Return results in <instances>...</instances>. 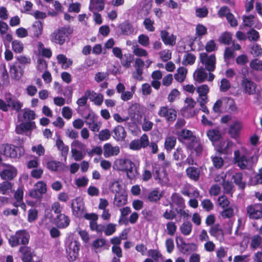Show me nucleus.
Here are the masks:
<instances>
[{
	"label": "nucleus",
	"instance_id": "obj_3",
	"mask_svg": "<svg viewBox=\"0 0 262 262\" xmlns=\"http://www.w3.org/2000/svg\"><path fill=\"white\" fill-rule=\"evenodd\" d=\"M73 29L69 27L59 28L50 34V40L52 42L62 45L69 41V36L73 33Z\"/></svg>",
	"mask_w": 262,
	"mask_h": 262
},
{
	"label": "nucleus",
	"instance_id": "obj_23",
	"mask_svg": "<svg viewBox=\"0 0 262 262\" xmlns=\"http://www.w3.org/2000/svg\"><path fill=\"white\" fill-rule=\"evenodd\" d=\"M144 219L148 222H153L157 219L158 214L156 207H153L151 209L145 208L141 212Z\"/></svg>",
	"mask_w": 262,
	"mask_h": 262
},
{
	"label": "nucleus",
	"instance_id": "obj_8",
	"mask_svg": "<svg viewBox=\"0 0 262 262\" xmlns=\"http://www.w3.org/2000/svg\"><path fill=\"white\" fill-rule=\"evenodd\" d=\"M85 122L90 129L94 132H99L101 126V122L97 121V117L92 111L84 117Z\"/></svg>",
	"mask_w": 262,
	"mask_h": 262
},
{
	"label": "nucleus",
	"instance_id": "obj_12",
	"mask_svg": "<svg viewBox=\"0 0 262 262\" xmlns=\"http://www.w3.org/2000/svg\"><path fill=\"white\" fill-rule=\"evenodd\" d=\"M185 102L186 105L183 108L184 115L188 118L195 116L198 111L193 109L196 105L194 100L192 98H186Z\"/></svg>",
	"mask_w": 262,
	"mask_h": 262
},
{
	"label": "nucleus",
	"instance_id": "obj_54",
	"mask_svg": "<svg viewBox=\"0 0 262 262\" xmlns=\"http://www.w3.org/2000/svg\"><path fill=\"white\" fill-rule=\"evenodd\" d=\"M71 153L72 157L76 161H79L82 160L85 156V153L82 150H78L77 149L72 148Z\"/></svg>",
	"mask_w": 262,
	"mask_h": 262
},
{
	"label": "nucleus",
	"instance_id": "obj_4",
	"mask_svg": "<svg viewBox=\"0 0 262 262\" xmlns=\"http://www.w3.org/2000/svg\"><path fill=\"white\" fill-rule=\"evenodd\" d=\"M29 239V233L25 230H21L16 231L14 235L11 236L9 239V243L13 247L19 245L25 246L28 244Z\"/></svg>",
	"mask_w": 262,
	"mask_h": 262
},
{
	"label": "nucleus",
	"instance_id": "obj_31",
	"mask_svg": "<svg viewBox=\"0 0 262 262\" xmlns=\"http://www.w3.org/2000/svg\"><path fill=\"white\" fill-rule=\"evenodd\" d=\"M104 0H90L89 9L92 12H99L104 9Z\"/></svg>",
	"mask_w": 262,
	"mask_h": 262
},
{
	"label": "nucleus",
	"instance_id": "obj_33",
	"mask_svg": "<svg viewBox=\"0 0 262 262\" xmlns=\"http://www.w3.org/2000/svg\"><path fill=\"white\" fill-rule=\"evenodd\" d=\"M18 251L23 255L21 259L23 262H31L32 259V252L30 247L26 246H21Z\"/></svg>",
	"mask_w": 262,
	"mask_h": 262
},
{
	"label": "nucleus",
	"instance_id": "obj_16",
	"mask_svg": "<svg viewBox=\"0 0 262 262\" xmlns=\"http://www.w3.org/2000/svg\"><path fill=\"white\" fill-rule=\"evenodd\" d=\"M5 99L6 102L9 103V107L16 112H19L23 107V103L9 93L5 94Z\"/></svg>",
	"mask_w": 262,
	"mask_h": 262
},
{
	"label": "nucleus",
	"instance_id": "obj_20",
	"mask_svg": "<svg viewBox=\"0 0 262 262\" xmlns=\"http://www.w3.org/2000/svg\"><path fill=\"white\" fill-rule=\"evenodd\" d=\"M30 36L32 38H37L42 34L43 25L40 21H36L29 29Z\"/></svg>",
	"mask_w": 262,
	"mask_h": 262
},
{
	"label": "nucleus",
	"instance_id": "obj_2",
	"mask_svg": "<svg viewBox=\"0 0 262 262\" xmlns=\"http://www.w3.org/2000/svg\"><path fill=\"white\" fill-rule=\"evenodd\" d=\"M199 59L200 62L204 66V68L209 72L208 81H212L215 75L212 73L216 68V57L214 54L210 55L206 52L200 54Z\"/></svg>",
	"mask_w": 262,
	"mask_h": 262
},
{
	"label": "nucleus",
	"instance_id": "obj_51",
	"mask_svg": "<svg viewBox=\"0 0 262 262\" xmlns=\"http://www.w3.org/2000/svg\"><path fill=\"white\" fill-rule=\"evenodd\" d=\"M119 28L121 29L122 34L129 35L132 34L134 32V28L132 26L128 23L124 22L119 26Z\"/></svg>",
	"mask_w": 262,
	"mask_h": 262
},
{
	"label": "nucleus",
	"instance_id": "obj_39",
	"mask_svg": "<svg viewBox=\"0 0 262 262\" xmlns=\"http://www.w3.org/2000/svg\"><path fill=\"white\" fill-rule=\"evenodd\" d=\"M127 202V195L125 193H117L115 194L114 203L120 207L125 205Z\"/></svg>",
	"mask_w": 262,
	"mask_h": 262
},
{
	"label": "nucleus",
	"instance_id": "obj_35",
	"mask_svg": "<svg viewBox=\"0 0 262 262\" xmlns=\"http://www.w3.org/2000/svg\"><path fill=\"white\" fill-rule=\"evenodd\" d=\"M178 139L180 141L182 140H191V141L195 140L196 137L193 135L192 132L189 130L186 129H182L178 133Z\"/></svg>",
	"mask_w": 262,
	"mask_h": 262
},
{
	"label": "nucleus",
	"instance_id": "obj_15",
	"mask_svg": "<svg viewBox=\"0 0 262 262\" xmlns=\"http://www.w3.org/2000/svg\"><path fill=\"white\" fill-rule=\"evenodd\" d=\"M71 207L73 214L79 217L81 216L84 210V203L80 198H76L72 203Z\"/></svg>",
	"mask_w": 262,
	"mask_h": 262
},
{
	"label": "nucleus",
	"instance_id": "obj_50",
	"mask_svg": "<svg viewBox=\"0 0 262 262\" xmlns=\"http://www.w3.org/2000/svg\"><path fill=\"white\" fill-rule=\"evenodd\" d=\"M186 69L184 67H180L177 70V73L174 74V78L177 81L182 82L186 78Z\"/></svg>",
	"mask_w": 262,
	"mask_h": 262
},
{
	"label": "nucleus",
	"instance_id": "obj_40",
	"mask_svg": "<svg viewBox=\"0 0 262 262\" xmlns=\"http://www.w3.org/2000/svg\"><path fill=\"white\" fill-rule=\"evenodd\" d=\"M114 137L118 141H122L126 137V132L124 127L121 125L117 126L113 130Z\"/></svg>",
	"mask_w": 262,
	"mask_h": 262
},
{
	"label": "nucleus",
	"instance_id": "obj_57",
	"mask_svg": "<svg viewBox=\"0 0 262 262\" xmlns=\"http://www.w3.org/2000/svg\"><path fill=\"white\" fill-rule=\"evenodd\" d=\"M10 74L12 78L15 79H18L22 75V70L20 68H18L15 65L11 66Z\"/></svg>",
	"mask_w": 262,
	"mask_h": 262
},
{
	"label": "nucleus",
	"instance_id": "obj_46",
	"mask_svg": "<svg viewBox=\"0 0 262 262\" xmlns=\"http://www.w3.org/2000/svg\"><path fill=\"white\" fill-rule=\"evenodd\" d=\"M177 142L176 137L174 136L167 137L165 141L164 147L168 151H171L175 146Z\"/></svg>",
	"mask_w": 262,
	"mask_h": 262
},
{
	"label": "nucleus",
	"instance_id": "obj_62",
	"mask_svg": "<svg viewBox=\"0 0 262 262\" xmlns=\"http://www.w3.org/2000/svg\"><path fill=\"white\" fill-rule=\"evenodd\" d=\"M196 35L199 38H202V36L206 35L207 33V29L205 26L202 24H198L195 28Z\"/></svg>",
	"mask_w": 262,
	"mask_h": 262
},
{
	"label": "nucleus",
	"instance_id": "obj_52",
	"mask_svg": "<svg viewBox=\"0 0 262 262\" xmlns=\"http://www.w3.org/2000/svg\"><path fill=\"white\" fill-rule=\"evenodd\" d=\"M262 238L259 235H254L251 238L250 246L253 250L259 248Z\"/></svg>",
	"mask_w": 262,
	"mask_h": 262
},
{
	"label": "nucleus",
	"instance_id": "obj_37",
	"mask_svg": "<svg viewBox=\"0 0 262 262\" xmlns=\"http://www.w3.org/2000/svg\"><path fill=\"white\" fill-rule=\"evenodd\" d=\"M186 173L189 179L194 181H198L200 178V170L198 168L189 167L186 169Z\"/></svg>",
	"mask_w": 262,
	"mask_h": 262
},
{
	"label": "nucleus",
	"instance_id": "obj_7",
	"mask_svg": "<svg viewBox=\"0 0 262 262\" xmlns=\"http://www.w3.org/2000/svg\"><path fill=\"white\" fill-rule=\"evenodd\" d=\"M241 84L243 93L249 95H253L256 93V83L250 79L246 77L245 74H243V77L241 80Z\"/></svg>",
	"mask_w": 262,
	"mask_h": 262
},
{
	"label": "nucleus",
	"instance_id": "obj_47",
	"mask_svg": "<svg viewBox=\"0 0 262 262\" xmlns=\"http://www.w3.org/2000/svg\"><path fill=\"white\" fill-rule=\"evenodd\" d=\"M195 56L191 53L186 52L184 55L182 64L184 66L192 65L195 61Z\"/></svg>",
	"mask_w": 262,
	"mask_h": 262
},
{
	"label": "nucleus",
	"instance_id": "obj_11",
	"mask_svg": "<svg viewBox=\"0 0 262 262\" xmlns=\"http://www.w3.org/2000/svg\"><path fill=\"white\" fill-rule=\"evenodd\" d=\"M46 192V184L42 181H39L35 185L34 188L30 190L29 194L33 198L40 199Z\"/></svg>",
	"mask_w": 262,
	"mask_h": 262
},
{
	"label": "nucleus",
	"instance_id": "obj_29",
	"mask_svg": "<svg viewBox=\"0 0 262 262\" xmlns=\"http://www.w3.org/2000/svg\"><path fill=\"white\" fill-rule=\"evenodd\" d=\"M54 220L57 227L60 228H65L67 227L70 223L69 217L62 213H60L57 215Z\"/></svg>",
	"mask_w": 262,
	"mask_h": 262
},
{
	"label": "nucleus",
	"instance_id": "obj_45",
	"mask_svg": "<svg viewBox=\"0 0 262 262\" xmlns=\"http://www.w3.org/2000/svg\"><path fill=\"white\" fill-rule=\"evenodd\" d=\"M22 116L24 121L26 122L31 121L35 119L36 114L35 112L29 108H25L22 110Z\"/></svg>",
	"mask_w": 262,
	"mask_h": 262
},
{
	"label": "nucleus",
	"instance_id": "obj_63",
	"mask_svg": "<svg viewBox=\"0 0 262 262\" xmlns=\"http://www.w3.org/2000/svg\"><path fill=\"white\" fill-rule=\"evenodd\" d=\"M250 67L254 70L262 71V61L257 59L252 60L250 63Z\"/></svg>",
	"mask_w": 262,
	"mask_h": 262
},
{
	"label": "nucleus",
	"instance_id": "obj_61",
	"mask_svg": "<svg viewBox=\"0 0 262 262\" xmlns=\"http://www.w3.org/2000/svg\"><path fill=\"white\" fill-rule=\"evenodd\" d=\"M12 48L15 52L20 53L24 50V45L20 41L14 40L12 41Z\"/></svg>",
	"mask_w": 262,
	"mask_h": 262
},
{
	"label": "nucleus",
	"instance_id": "obj_32",
	"mask_svg": "<svg viewBox=\"0 0 262 262\" xmlns=\"http://www.w3.org/2000/svg\"><path fill=\"white\" fill-rule=\"evenodd\" d=\"M124 171H126L127 177L130 180L135 179L136 177L139 174L138 168L132 161H130L129 164L126 167V169Z\"/></svg>",
	"mask_w": 262,
	"mask_h": 262
},
{
	"label": "nucleus",
	"instance_id": "obj_30",
	"mask_svg": "<svg viewBox=\"0 0 262 262\" xmlns=\"http://www.w3.org/2000/svg\"><path fill=\"white\" fill-rule=\"evenodd\" d=\"M128 115L132 121L134 123L138 122L141 119V115L139 111V105L137 104H133L129 107Z\"/></svg>",
	"mask_w": 262,
	"mask_h": 262
},
{
	"label": "nucleus",
	"instance_id": "obj_26",
	"mask_svg": "<svg viewBox=\"0 0 262 262\" xmlns=\"http://www.w3.org/2000/svg\"><path fill=\"white\" fill-rule=\"evenodd\" d=\"M36 127L34 121H28L23 122L17 125L15 128L16 133L18 134H22L24 132L32 130Z\"/></svg>",
	"mask_w": 262,
	"mask_h": 262
},
{
	"label": "nucleus",
	"instance_id": "obj_22",
	"mask_svg": "<svg viewBox=\"0 0 262 262\" xmlns=\"http://www.w3.org/2000/svg\"><path fill=\"white\" fill-rule=\"evenodd\" d=\"M85 94L95 105L99 106L103 102V96L101 94H98L94 91L89 90L85 91Z\"/></svg>",
	"mask_w": 262,
	"mask_h": 262
},
{
	"label": "nucleus",
	"instance_id": "obj_36",
	"mask_svg": "<svg viewBox=\"0 0 262 262\" xmlns=\"http://www.w3.org/2000/svg\"><path fill=\"white\" fill-rule=\"evenodd\" d=\"M37 49L39 55L45 57L47 58H50L52 53L50 48H45L43 44L41 41H38L37 43Z\"/></svg>",
	"mask_w": 262,
	"mask_h": 262
},
{
	"label": "nucleus",
	"instance_id": "obj_44",
	"mask_svg": "<svg viewBox=\"0 0 262 262\" xmlns=\"http://www.w3.org/2000/svg\"><path fill=\"white\" fill-rule=\"evenodd\" d=\"M121 63L125 68H129L134 60V56L130 54H125L120 58Z\"/></svg>",
	"mask_w": 262,
	"mask_h": 262
},
{
	"label": "nucleus",
	"instance_id": "obj_9",
	"mask_svg": "<svg viewBox=\"0 0 262 262\" xmlns=\"http://www.w3.org/2000/svg\"><path fill=\"white\" fill-rule=\"evenodd\" d=\"M246 213L250 219H262V204L255 203L247 206Z\"/></svg>",
	"mask_w": 262,
	"mask_h": 262
},
{
	"label": "nucleus",
	"instance_id": "obj_1",
	"mask_svg": "<svg viewBox=\"0 0 262 262\" xmlns=\"http://www.w3.org/2000/svg\"><path fill=\"white\" fill-rule=\"evenodd\" d=\"M233 161L241 169H248L251 167L252 158L246 149L242 148L234 151Z\"/></svg>",
	"mask_w": 262,
	"mask_h": 262
},
{
	"label": "nucleus",
	"instance_id": "obj_25",
	"mask_svg": "<svg viewBox=\"0 0 262 262\" xmlns=\"http://www.w3.org/2000/svg\"><path fill=\"white\" fill-rule=\"evenodd\" d=\"M206 71L204 67L197 69L193 74L194 79L199 83H202L206 80L208 81V74Z\"/></svg>",
	"mask_w": 262,
	"mask_h": 262
},
{
	"label": "nucleus",
	"instance_id": "obj_43",
	"mask_svg": "<svg viewBox=\"0 0 262 262\" xmlns=\"http://www.w3.org/2000/svg\"><path fill=\"white\" fill-rule=\"evenodd\" d=\"M192 229V224L188 221L184 222L180 227V230L184 235H189Z\"/></svg>",
	"mask_w": 262,
	"mask_h": 262
},
{
	"label": "nucleus",
	"instance_id": "obj_59",
	"mask_svg": "<svg viewBox=\"0 0 262 262\" xmlns=\"http://www.w3.org/2000/svg\"><path fill=\"white\" fill-rule=\"evenodd\" d=\"M171 199L172 203L177 206L180 207H183L184 206V200L179 194L177 193L172 194Z\"/></svg>",
	"mask_w": 262,
	"mask_h": 262
},
{
	"label": "nucleus",
	"instance_id": "obj_17",
	"mask_svg": "<svg viewBox=\"0 0 262 262\" xmlns=\"http://www.w3.org/2000/svg\"><path fill=\"white\" fill-rule=\"evenodd\" d=\"M243 126V123L241 121L235 120L230 125L228 134L231 138H236L238 136Z\"/></svg>",
	"mask_w": 262,
	"mask_h": 262
},
{
	"label": "nucleus",
	"instance_id": "obj_10",
	"mask_svg": "<svg viewBox=\"0 0 262 262\" xmlns=\"http://www.w3.org/2000/svg\"><path fill=\"white\" fill-rule=\"evenodd\" d=\"M79 249L80 244L79 242L74 241L69 243L66 248V252L69 261H73L75 260L78 256Z\"/></svg>",
	"mask_w": 262,
	"mask_h": 262
},
{
	"label": "nucleus",
	"instance_id": "obj_6",
	"mask_svg": "<svg viewBox=\"0 0 262 262\" xmlns=\"http://www.w3.org/2000/svg\"><path fill=\"white\" fill-rule=\"evenodd\" d=\"M177 246L179 251L184 255H188L197 249V246L194 243H186L181 236L176 239Z\"/></svg>",
	"mask_w": 262,
	"mask_h": 262
},
{
	"label": "nucleus",
	"instance_id": "obj_24",
	"mask_svg": "<svg viewBox=\"0 0 262 262\" xmlns=\"http://www.w3.org/2000/svg\"><path fill=\"white\" fill-rule=\"evenodd\" d=\"M160 36L165 45L173 46L176 44V36L172 34H169L167 31H161Z\"/></svg>",
	"mask_w": 262,
	"mask_h": 262
},
{
	"label": "nucleus",
	"instance_id": "obj_58",
	"mask_svg": "<svg viewBox=\"0 0 262 262\" xmlns=\"http://www.w3.org/2000/svg\"><path fill=\"white\" fill-rule=\"evenodd\" d=\"M232 40V35L229 32L223 33L219 37L218 40L220 43L229 45Z\"/></svg>",
	"mask_w": 262,
	"mask_h": 262
},
{
	"label": "nucleus",
	"instance_id": "obj_13",
	"mask_svg": "<svg viewBox=\"0 0 262 262\" xmlns=\"http://www.w3.org/2000/svg\"><path fill=\"white\" fill-rule=\"evenodd\" d=\"M148 144V137L146 134H144L140 139L132 141L129 144V147L131 149L139 150L141 148L147 147Z\"/></svg>",
	"mask_w": 262,
	"mask_h": 262
},
{
	"label": "nucleus",
	"instance_id": "obj_55",
	"mask_svg": "<svg viewBox=\"0 0 262 262\" xmlns=\"http://www.w3.org/2000/svg\"><path fill=\"white\" fill-rule=\"evenodd\" d=\"M224 193L229 194L231 196H232V194L234 191V185L232 182L228 181H225L222 184Z\"/></svg>",
	"mask_w": 262,
	"mask_h": 262
},
{
	"label": "nucleus",
	"instance_id": "obj_38",
	"mask_svg": "<svg viewBox=\"0 0 262 262\" xmlns=\"http://www.w3.org/2000/svg\"><path fill=\"white\" fill-rule=\"evenodd\" d=\"M162 195L157 189L149 192L144 199L150 202L157 203L162 198Z\"/></svg>",
	"mask_w": 262,
	"mask_h": 262
},
{
	"label": "nucleus",
	"instance_id": "obj_5",
	"mask_svg": "<svg viewBox=\"0 0 262 262\" xmlns=\"http://www.w3.org/2000/svg\"><path fill=\"white\" fill-rule=\"evenodd\" d=\"M0 152L7 157L16 158L20 157L24 154V149L20 147H15L8 144H3L0 147Z\"/></svg>",
	"mask_w": 262,
	"mask_h": 262
},
{
	"label": "nucleus",
	"instance_id": "obj_41",
	"mask_svg": "<svg viewBox=\"0 0 262 262\" xmlns=\"http://www.w3.org/2000/svg\"><path fill=\"white\" fill-rule=\"evenodd\" d=\"M56 146L60 151L61 155L66 160L69 151L68 146L65 145L63 141L60 138L56 140Z\"/></svg>",
	"mask_w": 262,
	"mask_h": 262
},
{
	"label": "nucleus",
	"instance_id": "obj_49",
	"mask_svg": "<svg viewBox=\"0 0 262 262\" xmlns=\"http://www.w3.org/2000/svg\"><path fill=\"white\" fill-rule=\"evenodd\" d=\"M12 185L9 181H4L0 184V194H9L12 191Z\"/></svg>",
	"mask_w": 262,
	"mask_h": 262
},
{
	"label": "nucleus",
	"instance_id": "obj_19",
	"mask_svg": "<svg viewBox=\"0 0 262 262\" xmlns=\"http://www.w3.org/2000/svg\"><path fill=\"white\" fill-rule=\"evenodd\" d=\"M16 169L10 165H8L7 167L0 173L1 178L6 180H12L16 177Z\"/></svg>",
	"mask_w": 262,
	"mask_h": 262
},
{
	"label": "nucleus",
	"instance_id": "obj_28",
	"mask_svg": "<svg viewBox=\"0 0 262 262\" xmlns=\"http://www.w3.org/2000/svg\"><path fill=\"white\" fill-rule=\"evenodd\" d=\"M196 91L199 95L196 101L208 100V94L209 92V88L207 84H202L198 86Z\"/></svg>",
	"mask_w": 262,
	"mask_h": 262
},
{
	"label": "nucleus",
	"instance_id": "obj_21",
	"mask_svg": "<svg viewBox=\"0 0 262 262\" xmlns=\"http://www.w3.org/2000/svg\"><path fill=\"white\" fill-rule=\"evenodd\" d=\"M209 232L211 236L214 237L220 242H223L224 241V232L219 224H216L211 226Z\"/></svg>",
	"mask_w": 262,
	"mask_h": 262
},
{
	"label": "nucleus",
	"instance_id": "obj_42",
	"mask_svg": "<svg viewBox=\"0 0 262 262\" xmlns=\"http://www.w3.org/2000/svg\"><path fill=\"white\" fill-rule=\"evenodd\" d=\"M130 160L128 159H117L115 162V166L118 170L124 171L126 169L127 165L129 164Z\"/></svg>",
	"mask_w": 262,
	"mask_h": 262
},
{
	"label": "nucleus",
	"instance_id": "obj_56",
	"mask_svg": "<svg viewBox=\"0 0 262 262\" xmlns=\"http://www.w3.org/2000/svg\"><path fill=\"white\" fill-rule=\"evenodd\" d=\"M207 135L208 138L213 142L217 141L221 138L220 132L217 129L209 130Z\"/></svg>",
	"mask_w": 262,
	"mask_h": 262
},
{
	"label": "nucleus",
	"instance_id": "obj_53",
	"mask_svg": "<svg viewBox=\"0 0 262 262\" xmlns=\"http://www.w3.org/2000/svg\"><path fill=\"white\" fill-rule=\"evenodd\" d=\"M189 148L193 149L197 155L201 154L203 150L202 145L200 141L195 138V140L192 141V143L188 145Z\"/></svg>",
	"mask_w": 262,
	"mask_h": 262
},
{
	"label": "nucleus",
	"instance_id": "obj_48",
	"mask_svg": "<svg viewBox=\"0 0 262 262\" xmlns=\"http://www.w3.org/2000/svg\"><path fill=\"white\" fill-rule=\"evenodd\" d=\"M232 179L234 182L241 189H244L246 186V183L243 180V174L241 172L235 173L232 176Z\"/></svg>",
	"mask_w": 262,
	"mask_h": 262
},
{
	"label": "nucleus",
	"instance_id": "obj_60",
	"mask_svg": "<svg viewBox=\"0 0 262 262\" xmlns=\"http://www.w3.org/2000/svg\"><path fill=\"white\" fill-rule=\"evenodd\" d=\"M62 167V163L56 161H50L47 163L48 168L52 171H57Z\"/></svg>",
	"mask_w": 262,
	"mask_h": 262
},
{
	"label": "nucleus",
	"instance_id": "obj_64",
	"mask_svg": "<svg viewBox=\"0 0 262 262\" xmlns=\"http://www.w3.org/2000/svg\"><path fill=\"white\" fill-rule=\"evenodd\" d=\"M259 184H262V168L259 170L258 173L251 179V185H256Z\"/></svg>",
	"mask_w": 262,
	"mask_h": 262
},
{
	"label": "nucleus",
	"instance_id": "obj_18",
	"mask_svg": "<svg viewBox=\"0 0 262 262\" xmlns=\"http://www.w3.org/2000/svg\"><path fill=\"white\" fill-rule=\"evenodd\" d=\"M144 62L141 58H137L135 62L136 72L133 74V76L135 79L141 81L143 80L142 74Z\"/></svg>",
	"mask_w": 262,
	"mask_h": 262
},
{
	"label": "nucleus",
	"instance_id": "obj_27",
	"mask_svg": "<svg viewBox=\"0 0 262 262\" xmlns=\"http://www.w3.org/2000/svg\"><path fill=\"white\" fill-rule=\"evenodd\" d=\"M233 143L228 140L221 141L217 145L218 151L224 154H229L231 153V148Z\"/></svg>",
	"mask_w": 262,
	"mask_h": 262
},
{
	"label": "nucleus",
	"instance_id": "obj_14",
	"mask_svg": "<svg viewBox=\"0 0 262 262\" xmlns=\"http://www.w3.org/2000/svg\"><path fill=\"white\" fill-rule=\"evenodd\" d=\"M158 115L164 117L168 122H173L177 118V112L172 108H168L166 106L161 107L158 112Z\"/></svg>",
	"mask_w": 262,
	"mask_h": 262
},
{
	"label": "nucleus",
	"instance_id": "obj_34",
	"mask_svg": "<svg viewBox=\"0 0 262 262\" xmlns=\"http://www.w3.org/2000/svg\"><path fill=\"white\" fill-rule=\"evenodd\" d=\"M104 156L108 158L111 156L117 155L120 149L118 146H113L109 143L105 144L104 145Z\"/></svg>",
	"mask_w": 262,
	"mask_h": 262
}]
</instances>
